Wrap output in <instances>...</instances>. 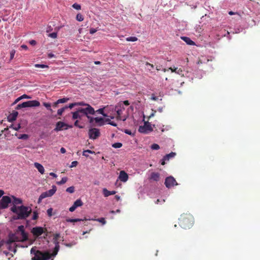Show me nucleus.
<instances>
[{"label":"nucleus","mask_w":260,"mask_h":260,"mask_svg":"<svg viewBox=\"0 0 260 260\" xmlns=\"http://www.w3.org/2000/svg\"><path fill=\"white\" fill-rule=\"evenodd\" d=\"M28 240V235L25 232L23 225L18 227L14 234L9 236V243L24 242Z\"/></svg>","instance_id":"nucleus-1"},{"label":"nucleus","mask_w":260,"mask_h":260,"mask_svg":"<svg viewBox=\"0 0 260 260\" xmlns=\"http://www.w3.org/2000/svg\"><path fill=\"white\" fill-rule=\"evenodd\" d=\"M76 19L79 21H82L84 20V17L82 14L79 13L76 15Z\"/></svg>","instance_id":"nucleus-38"},{"label":"nucleus","mask_w":260,"mask_h":260,"mask_svg":"<svg viewBox=\"0 0 260 260\" xmlns=\"http://www.w3.org/2000/svg\"><path fill=\"white\" fill-rule=\"evenodd\" d=\"M59 250V245L55 246V247L54 248V250H53L52 253H50L51 255V256H55L57 254Z\"/></svg>","instance_id":"nucleus-30"},{"label":"nucleus","mask_w":260,"mask_h":260,"mask_svg":"<svg viewBox=\"0 0 260 260\" xmlns=\"http://www.w3.org/2000/svg\"><path fill=\"white\" fill-rule=\"evenodd\" d=\"M105 121H106V122H107L108 123V124H109L111 125H113L114 126H117V124L115 122H114V121H111L110 120V119L109 118L106 119Z\"/></svg>","instance_id":"nucleus-47"},{"label":"nucleus","mask_w":260,"mask_h":260,"mask_svg":"<svg viewBox=\"0 0 260 260\" xmlns=\"http://www.w3.org/2000/svg\"><path fill=\"white\" fill-rule=\"evenodd\" d=\"M43 105L49 110H50L51 112L52 111V109H51V105L50 103H44Z\"/></svg>","instance_id":"nucleus-49"},{"label":"nucleus","mask_w":260,"mask_h":260,"mask_svg":"<svg viewBox=\"0 0 260 260\" xmlns=\"http://www.w3.org/2000/svg\"><path fill=\"white\" fill-rule=\"evenodd\" d=\"M47 197H49L47 191L43 192L39 197L38 199V203H40L42 200Z\"/></svg>","instance_id":"nucleus-24"},{"label":"nucleus","mask_w":260,"mask_h":260,"mask_svg":"<svg viewBox=\"0 0 260 260\" xmlns=\"http://www.w3.org/2000/svg\"><path fill=\"white\" fill-rule=\"evenodd\" d=\"M160 175L158 173L152 172L151 173L149 177L150 180H152L155 181H158L159 180Z\"/></svg>","instance_id":"nucleus-17"},{"label":"nucleus","mask_w":260,"mask_h":260,"mask_svg":"<svg viewBox=\"0 0 260 260\" xmlns=\"http://www.w3.org/2000/svg\"><path fill=\"white\" fill-rule=\"evenodd\" d=\"M126 40L129 42H135L138 40V38L136 37H130L126 38Z\"/></svg>","instance_id":"nucleus-37"},{"label":"nucleus","mask_w":260,"mask_h":260,"mask_svg":"<svg viewBox=\"0 0 260 260\" xmlns=\"http://www.w3.org/2000/svg\"><path fill=\"white\" fill-rule=\"evenodd\" d=\"M159 146L157 144H153L151 146V148L153 150H158L159 149Z\"/></svg>","instance_id":"nucleus-48"},{"label":"nucleus","mask_w":260,"mask_h":260,"mask_svg":"<svg viewBox=\"0 0 260 260\" xmlns=\"http://www.w3.org/2000/svg\"><path fill=\"white\" fill-rule=\"evenodd\" d=\"M72 125H69L65 123L62 121H58L56 124V127L54 129V131L55 132L61 131L62 130H67L69 128H72Z\"/></svg>","instance_id":"nucleus-6"},{"label":"nucleus","mask_w":260,"mask_h":260,"mask_svg":"<svg viewBox=\"0 0 260 260\" xmlns=\"http://www.w3.org/2000/svg\"><path fill=\"white\" fill-rule=\"evenodd\" d=\"M87 118L89 119L90 123H92L94 120V118H93L90 116H87Z\"/></svg>","instance_id":"nucleus-59"},{"label":"nucleus","mask_w":260,"mask_h":260,"mask_svg":"<svg viewBox=\"0 0 260 260\" xmlns=\"http://www.w3.org/2000/svg\"><path fill=\"white\" fill-rule=\"evenodd\" d=\"M181 39L186 43L187 44L189 45H194V42L192 41L189 38L187 37H182Z\"/></svg>","instance_id":"nucleus-20"},{"label":"nucleus","mask_w":260,"mask_h":260,"mask_svg":"<svg viewBox=\"0 0 260 260\" xmlns=\"http://www.w3.org/2000/svg\"><path fill=\"white\" fill-rule=\"evenodd\" d=\"M169 69L172 71V72H175L176 73H177L179 75H181V74L182 73V70L181 69H178L177 68H170Z\"/></svg>","instance_id":"nucleus-27"},{"label":"nucleus","mask_w":260,"mask_h":260,"mask_svg":"<svg viewBox=\"0 0 260 260\" xmlns=\"http://www.w3.org/2000/svg\"><path fill=\"white\" fill-rule=\"evenodd\" d=\"M59 250V245L55 246V247L54 248V250H53L52 253H50L51 255V256H55L57 254Z\"/></svg>","instance_id":"nucleus-31"},{"label":"nucleus","mask_w":260,"mask_h":260,"mask_svg":"<svg viewBox=\"0 0 260 260\" xmlns=\"http://www.w3.org/2000/svg\"><path fill=\"white\" fill-rule=\"evenodd\" d=\"M35 67L36 68H42V69L49 68L48 66H47V65L41 64H35Z\"/></svg>","instance_id":"nucleus-40"},{"label":"nucleus","mask_w":260,"mask_h":260,"mask_svg":"<svg viewBox=\"0 0 260 260\" xmlns=\"http://www.w3.org/2000/svg\"><path fill=\"white\" fill-rule=\"evenodd\" d=\"M83 203L81 199L77 200L73 204V205L69 208L70 212L74 211L77 207H81L83 205Z\"/></svg>","instance_id":"nucleus-13"},{"label":"nucleus","mask_w":260,"mask_h":260,"mask_svg":"<svg viewBox=\"0 0 260 260\" xmlns=\"http://www.w3.org/2000/svg\"><path fill=\"white\" fill-rule=\"evenodd\" d=\"M78 106V104L77 103H73L69 104V106H68V108L72 109L74 107Z\"/></svg>","instance_id":"nucleus-54"},{"label":"nucleus","mask_w":260,"mask_h":260,"mask_svg":"<svg viewBox=\"0 0 260 260\" xmlns=\"http://www.w3.org/2000/svg\"><path fill=\"white\" fill-rule=\"evenodd\" d=\"M10 128H13L15 131H18L20 128L21 126L20 124H18L17 126H13V125L12 124L10 126Z\"/></svg>","instance_id":"nucleus-50"},{"label":"nucleus","mask_w":260,"mask_h":260,"mask_svg":"<svg viewBox=\"0 0 260 260\" xmlns=\"http://www.w3.org/2000/svg\"><path fill=\"white\" fill-rule=\"evenodd\" d=\"M45 231H46V229H44L41 226H36L33 228L31 232L34 236L39 237L44 233Z\"/></svg>","instance_id":"nucleus-11"},{"label":"nucleus","mask_w":260,"mask_h":260,"mask_svg":"<svg viewBox=\"0 0 260 260\" xmlns=\"http://www.w3.org/2000/svg\"><path fill=\"white\" fill-rule=\"evenodd\" d=\"M122 146V143H115L112 145V147L115 148H119L121 147Z\"/></svg>","instance_id":"nucleus-43"},{"label":"nucleus","mask_w":260,"mask_h":260,"mask_svg":"<svg viewBox=\"0 0 260 260\" xmlns=\"http://www.w3.org/2000/svg\"><path fill=\"white\" fill-rule=\"evenodd\" d=\"M18 210H19V206L17 207L16 205H14L11 208V211L12 212L16 214L17 215L18 214Z\"/></svg>","instance_id":"nucleus-32"},{"label":"nucleus","mask_w":260,"mask_h":260,"mask_svg":"<svg viewBox=\"0 0 260 260\" xmlns=\"http://www.w3.org/2000/svg\"><path fill=\"white\" fill-rule=\"evenodd\" d=\"M18 115V112L17 111H13L12 114L9 116L8 119L10 121L15 120Z\"/></svg>","instance_id":"nucleus-21"},{"label":"nucleus","mask_w":260,"mask_h":260,"mask_svg":"<svg viewBox=\"0 0 260 260\" xmlns=\"http://www.w3.org/2000/svg\"><path fill=\"white\" fill-rule=\"evenodd\" d=\"M93 220L98 221L101 223H102L103 224H105L106 223V221L104 218H100L98 219H93Z\"/></svg>","instance_id":"nucleus-39"},{"label":"nucleus","mask_w":260,"mask_h":260,"mask_svg":"<svg viewBox=\"0 0 260 260\" xmlns=\"http://www.w3.org/2000/svg\"><path fill=\"white\" fill-rule=\"evenodd\" d=\"M78 122H79L78 120H77L75 122V123H74V125H75V126H77V127H79V128H83V126H80V125H78Z\"/></svg>","instance_id":"nucleus-61"},{"label":"nucleus","mask_w":260,"mask_h":260,"mask_svg":"<svg viewBox=\"0 0 260 260\" xmlns=\"http://www.w3.org/2000/svg\"><path fill=\"white\" fill-rule=\"evenodd\" d=\"M64 245L67 247H71L73 246L74 245H75V243H66V244H64Z\"/></svg>","instance_id":"nucleus-63"},{"label":"nucleus","mask_w":260,"mask_h":260,"mask_svg":"<svg viewBox=\"0 0 260 260\" xmlns=\"http://www.w3.org/2000/svg\"><path fill=\"white\" fill-rule=\"evenodd\" d=\"M24 98L28 99V98H29V97L26 94H23V95L20 96V97L18 98L17 99H16L15 101H14V102L13 103V105L16 104L19 101H20L21 100L24 99Z\"/></svg>","instance_id":"nucleus-29"},{"label":"nucleus","mask_w":260,"mask_h":260,"mask_svg":"<svg viewBox=\"0 0 260 260\" xmlns=\"http://www.w3.org/2000/svg\"><path fill=\"white\" fill-rule=\"evenodd\" d=\"M61 27H55V30H56V32H52V33H51V34H49L48 35V37H50V38H53V39H55L57 38V31L59 30V29H60Z\"/></svg>","instance_id":"nucleus-23"},{"label":"nucleus","mask_w":260,"mask_h":260,"mask_svg":"<svg viewBox=\"0 0 260 260\" xmlns=\"http://www.w3.org/2000/svg\"><path fill=\"white\" fill-rule=\"evenodd\" d=\"M68 109L67 106H64V107L60 108L57 110V114L58 115H61L62 113L65 111L66 109Z\"/></svg>","instance_id":"nucleus-33"},{"label":"nucleus","mask_w":260,"mask_h":260,"mask_svg":"<svg viewBox=\"0 0 260 260\" xmlns=\"http://www.w3.org/2000/svg\"><path fill=\"white\" fill-rule=\"evenodd\" d=\"M138 131L141 133H147L148 132H152L153 128L149 123L145 122L144 125L139 126Z\"/></svg>","instance_id":"nucleus-9"},{"label":"nucleus","mask_w":260,"mask_h":260,"mask_svg":"<svg viewBox=\"0 0 260 260\" xmlns=\"http://www.w3.org/2000/svg\"><path fill=\"white\" fill-rule=\"evenodd\" d=\"M12 198L13 199V205L16 206L17 205L21 204L22 203V201L21 199H20L19 198H17L14 196H12Z\"/></svg>","instance_id":"nucleus-22"},{"label":"nucleus","mask_w":260,"mask_h":260,"mask_svg":"<svg viewBox=\"0 0 260 260\" xmlns=\"http://www.w3.org/2000/svg\"><path fill=\"white\" fill-rule=\"evenodd\" d=\"M39 217V213L37 212V211H33V215L32 217V220H37Z\"/></svg>","instance_id":"nucleus-36"},{"label":"nucleus","mask_w":260,"mask_h":260,"mask_svg":"<svg viewBox=\"0 0 260 260\" xmlns=\"http://www.w3.org/2000/svg\"><path fill=\"white\" fill-rule=\"evenodd\" d=\"M11 198L7 196H3L0 200V208L6 209L8 207V205L11 202Z\"/></svg>","instance_id":"nucleus-8"},{"label":"nucleus","mask_w":260,"mask_h":260,"mask_svg":"<svg viewBox=\"0 0 260 260\" xmlns=\"http://www.w3.org/2000/svg\"><path fill=\"white\" fill-rule=\"evenodd\" d=\"M67 180H68L67 177H63L60 181L57 182V184L58 185H62V184H64L65 183H66Z\"/></svg>","instance_id":"nucleus-34"},{"label":"nucleus","mask_w":260,"mask_h":260,"mask_svg":"<svg viewBox=\"0 0 260 260\" xmlns=\"http://www.w3.org/2000/svg\"><path fill=\"white\" fill-rule=\"evenodd\" d=\"M193 222V217L190 214H183L179 218V224L183 229L190 228Z\"/></svg>","instance_id":"nucleus-2"},{"label":"nucleus","mask_w":260,"mask_h":260,"mask_svg":"<svg viewBox=\"0 0 260 260\" xmlns=\"http://www.w3.org/2000/svg\"><path fill=\"white\" fill-rule=\"evenodd\" d=\"M48 58H51L52 57H55V55L52 53H49L48 54Z\"/></svg>","instance_id":"nucleus-64"},{"label":"nucleus","mask_w":260,"mask_h":260,"mask_svg":"<svg viewBox=\"0 0 260 260\" xmlns=\"http://www.w3.org/2000/svg\"><path fill=\"white\" fill-rule=\"evenodd\" d=\"M151 99L153 101H157L158 100V98L157 96H155L154 94H152L151 97Z\"/></svg>","instance_id":"nucleus-60"},{"label":"nucleus","mask_w":260,"mask_h":260,"mask_svg":"<svg viewBox=\"0 0 260 260\" xmlns=\"http://www.w3.org/2000/svg\"><path fill=\"white\" fill-rule=\"evenodd\" d=\"M56 191V187L55 186L53 185L52 186V188L51 189H50V190L47 191V192L48 193L49 197H50L52 196L55 193Z\"/></svg>","instance_id":"nucleus-25"},{"label":"nucleus","mask_w":260,"mask_h":260,"mask_svg":"<svg viewBox=\"0 0 260 260\" xmlns=\"http://www.w3.org/2000/svg\"><path fill=\"white\" fill-rule=\"evenodd\" d=\"M176 155V153L173 152L170 153L169 154H166L164 156L163 158L161 159V164L162 165H165L166 160H169L170 159L174 157Z\"/></svg>","instance_id":"nucleus-14"},{"label":"nucleus","mask_w":260,"mask_h":260,"mask_svg":"<svg viewBox=\"0 0 260 260\" xmlns=\"http://www.w3.org/2000/svg\"><path fill=\"white\" fill-rule=\"evenodd\" d=\"M88 134L90 139H96L100 136V133L99 129L96 128H92L89 130Z\"/></svg>","instance_id":"nucleus-10"},{"label":"nucleus","mask_w":260,"mask_h":260,"mask_svg":"<svg viewBox=\"0 0 260 260\" xmlns=\"http://www.w3.org/2000/svg\"><path fill=\"white\" fill-rule=\"evenodd\" d=\"M30 252L35 255L31 260H48L51 257V255L48 251L42 252L38 250H35L32 248Z\"/></svg>","instance_id":"nucleus-3"},{"label":"nucleus","mask_w":260,"mask_h":260,"mask_svg":"<svg viewBox=\"0 0 260 260\" xmlns=\"http://www.w3.org/2000/svg\"><path fill=\"white\" fill-rule=\"evenodd\" d=\"M96 112H98L99 113L103 115L105 117L108 116L107 115L104 113V108H100L99 110H98L96 111Z\"/></svg>","instance_id":"nucleus-46"},{"label":"nucleus","mask_w":260,"mask_h":260,"mask_svg":"<svg viewBox=\"0 0 260 260\" xmlns=\"http://www.w3.org/2000/svg\"><path fill=\"white\" fill-rule=\"evenodd\" d=\"M81 111L84 115L88 116V114L93 115L94 114L95 111L94 109L89 104L87 105V107L85 108H81Z\"/></svg>","instance_id":"nucleus-12"},{"label":"nucleus","mask_w":260,"mask_h":260,"mask_svg":"<svg viewBox=\"0 0 260 260\" xmlns=\"http://www.w3.org/2000/svg\"><path fill=\"white\" fill-rule=\"evenodd\" d=\"M32 212L30 207L21 205L19 206V210L17 215L16 219H25L27 218Z\"/></svg>","instance_id":"nucleus-4"},{"label":"nucleus","mask_w":260,"mask_h":260,"mask_svg":"<svg viewBox=\"0 0 260 260\" xmlns=\"http://www.w3.org/2000/svg\"><path fill=\"white\" fill-rule=\"evenodd\" d=\"M72 7L76 10H80L81 6L78 4L75 3L73 5Z\"/></svg>","instance_id":"nucleus-51"},{"label":"nucleus","mask_w":260,"mask_h":260,"mask_svg":"<svg viewBox=\"0 0 260 260\" xmlns=\"http://www.w3.org/2000/svg\"><path fill=\"white\" fill-rule=\"evenodd\" d=\"M59 237H60L59 234H55L53 236V240H58Z\"/></svg>","instance_id":"nucleus-58"},{"label":"nucleus","mask_w":260,"mask_h":260,"mask_svg":"<svg viewBox=\"0 0 260 260\" xmlns=\"http://www.w3.org/2000/svg\"><path fill=\"white\" fill-rule=\"evenodd\" d=\"M87 220L86 218H84L83 219H79V218H75V219L67 218L66 219V221L68 222H78V221H84V220Z\"/></svg>","instance_id":"nucleus-26"},{"label":"nucleus","mask_w":260,"mask_h":260,"mask_svg":"<svg viewBox=\"0 0 260 260\" xmlns=\"http://www.w3.org/2000/svg\"><path fill=\"white\" fill-rule=\"evenodd\" d=\"M52 211H53V209H52V208H49V209L47 210V215H48L49 217L52 216Z\"/></svg>","instance_id":"nucleus-53"},{"label":"nucleus","mask_w":260,"mask_h":260,"mask_svg":"<svg viewBox=\"0 0 260 260\" xmlns=\"http://www.w3.org/2000/svg\"><path fill=\"white\" fill-rule=\"evenodd\" d=\"M165 184L167 188H170L175 185H177L178 183L173 177L169 176L166 178Z\"/></svg>","instance_id":"nucleus-7"},{"label":"nucleus","mask_w":260,"mask_h":260,"mask_svg":"<svg viewBox=\"0 0 260 260\" xmlns=\"http://www.w3.org/2000/svg\"><path fill=\"white\" fill-rule=\"evenodd\" d=\"M72 119H81L84 114H82V112L81 111V108H79L76 111L72 112Z\"/></svg>","instance_id":"nucleus-15"},{"label":"nucleus","mask_w":260,"mask_h":260,"mask_svg":"<svg viewBox=\"0 0 260 260\" xmlns=\"http://www.w3.org/2000/svg\"><path fill=\"white\" fill-rule=\"evenodd\" d=\"M78 106H87V104H85L84 102H77Z\"/></svg>","instance_id":"nucleus-62"},{"label":"nucleus","mask_w":260,"mask_h":260,"mask_svg":"<svg viewBox=\"0 0 260 260\" xmlns=\"http://www.w3.org/2000/svg\"><path fill=\"white\" fill-rule=\"evenodd\" d=\"M19 139L26 140L28 138V136L26 134L20 135L18 137Z\"/></svg>","instance_id":"nucleus-42"},{"label":"nucleus","mask_w":260,"mask_h":260,"mask_svg":"<svg viewBox=\"0 0 260 260\" xmlns=\"http://www.w3.org/2000/svg\"><path fill=\"white\" fill-rule=\"evenodd\" d=\"M34 166L41 174H44L45 170L43 166L41 164L38 162H35L34 164Z\"/></svg>","instance_id":"nucleus-18"},{"label":"nucleus","mask_w":260,"mask_h":260,"mask_svg":"<svg viewBox=\"0 0 260 260\" xmlns=\"http://www.w3.org/2000/svg\"><path fill=\"white\" fill-rule=\"evenodd\" d=\"M89 153L93 154V153H94V152L90 150H84L83 152V155L87 157L88 156V154H89Z\"/></svg>","instance_id":"nucleus-35"},{"label":"nucleus","mask_w":260,"mask_h":260,"mask_svg":"<svg viewBox=\"0 0 260 260\" xmlns=\"http://www.w3.org/2000/svg\"><path fill=\"white\" fill-rule=\"evenodd\" d=\"M119 179L123 182L127 181L128 178L127 174L124 171H121L118 177Z\"/></svg>","instance_id":"nucleus-16"},{"label":"nucleus","mask_w":260,"mask_h":260,"mask_svg":"<svg viewBox=\"0 0 260 260\" xmlns=\"http://www.w3.org/2000/svg\"><path fill=\"white\" fill-rule=\"evenodd\" d=\"M15 54V50L14 49L12 50L10 52V60H12L14 58Z\"/></svg>","instance_id":"nucleus-52"},{"label":"nucleus","mask_w":260,"mask_h":260,"mask_svg":"<svg viewBox=\"0 0 260 260\" xmlns=\"http://www.w3.org/2000/svg\"><path fill=\"white\" fill-rule=\"evenodd\" d=\"M103 194L105 197H107L110 195H113L116 193V191H109L106 188H104L103 190Z\"/></svg>","instance_id":"nucleus-19"},{"label":"nucleus","mask_w":260,"mask_h":260,"mask_svg":"<svg viewBox=\"0 0 260 260\" xmlns=\"http://www.w3.org/2000/svg\"><path fill=\"white\" fill-rule=\"evenodd\" d=\"M146 66H149V67H150V69H148V70H149V71H151L152 69H153L154 68V66H153V64H151V63H149V62H146Z\"/></svg>","instance_id":"nucleus-56"},{"label":"nucleus","mask_w":260,"mask_h":260,"mask_svg":"<svg viewBox=\"0 0 260 260\" xmlns=\"http://www.w3.org/2000/svg\"><path fill=\"white\" fill-rule=\"evenodd\" d=\"M69 100V98H62V99H60L58 100L57 102L59 104L64 103H66L67 102H68V101Z\"/></svg>","instance_id":"nucleus-44"},{"label":"nucleus","mask_w":260,"mask_h":260,"mask_svg":"<svg viewBox=\"0 0 260 260\" xmlns=\"http://www.w3.org/2000/svg\"><path fill=\"white\" fill-rule=\"evenodd\" d=\"M78 162L77 161H73L71 163V165L70 166L71 168L75 167L77 166Z\"/></svg>","instance_id":"nucleus-55"},{"label":"nucleus","mask_w":260,"mask_h":260,"mask_svg":"<svg viewBox=\"0 0 260 260\" xmlns=\"http://www.w3.org/2000/svg\"><path fill=\"white\" fill-rule=\"evenodd\" d=\"M66 191L69 193H73L75 191V188L74 186H71L67 188Z\"/></svg>","instance_id":"nucleus-41"},{"label":"nucleus","mask_w":260,"mask_h":260,"mask_svg":"<svg viewBox=\"0 0 260 260\" xmlns=\"http://www.w3.org/2000/svg\"><path fill=\"white\" fill-rule=\"evenodd\" d=\"M97 31V29H95V28H91L90 29V30H89V32L90 34H94L95 32H96Z\"/></svg>","instance_id":"nucleus-57"},{"label":"nucleus","mask_w":260,"mask_h":260,"mask_svg":"<svg viewBox=\"0 0 260 260\" xmlns=\"http://www.w3.org/2000/svg\"><path fill=\"white\" fill-rule=\"evenodd\" d=\"M122 111L121 109H118L116 110V113H117V118L118 119H121L120 116L122 114Z\"/></svg>","instance_id":"nucleus-45"},{"label":"nucleus","mask_w":260,"mask_h":260,"mask_svg":"<svg viewBox=\"0 0 260 260\" xmlns=\"http://www.w3.org/2000/svg\"><path fill=\"white\" fill-rule=\"evenodd\" d=\"M40 105L39 101L36 100L29 101L18 104L16 107V110H19L22 108L38 107Z\"/></svg>","instance_id":"nucleus-5"},{"label":"nucleus","mask_w":260,"mask_h":260,"mask_svg":"<svg viewBox=\"0 0 260 260\" xmlns=\"http://www.w3.org/2000/svg\"><path fill=\"white\" fill-rule=\"evenodd\" d=\"M104 118L102 117H96L94 118V121L96 123H100L99 125L101 126L104 124Z\"/></svg>","instance_id":"nucleus-28"}]
</instances>
